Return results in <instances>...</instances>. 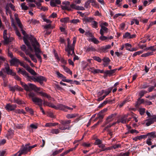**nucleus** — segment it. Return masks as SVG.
<instances>
[{
  "mask_svg": "<svg viewBox=\"0 0 156 156\" xmlns=\"http://www.w3.org/2000/svg\"><path fill=\"white\" fill-rule=\"evenodd\" d=\"M5 72L8 75H10L12 76H14L16 75V73L13 72L12 70L10 69V67L8 64H7L5 68L1 69V71H0V77H2L4 82H6L5 80L6 77V75L4 74L3 72Z\"/></svg>",
  "mask_w": 156,
  "mask_h": 156,
  "instance_id": "1",
  "label": "nucleus"
},
{
  "mask_svg": "<svg viewBox=\"0 0 156 156\" xmlns=\"http://www.w3.org/2000/svg\"><path fill=\"white\" fill-rule=\"evenodd\" d=\"M31 43L33 46L34 50L35 55L38 59L39 60L40 62L41 63L42 60L41 57L40 55V53L41 52V51L40 49V44L37 41H31Z\"/></svg>",
  "mask_w": 156,
  "mask_h": 156,
  "instance_id": "2",
  "label": "nucleus"
},
{
  "mask_svg": "<svg viewBox=\"0 0 156 156\" xmlns=\"http://www.w3.org/2000/svg\"><path fill=\"white\" fill-rule=\"evenodd\" d=\"M60 123L59 125L58 128L61 130H65L66 129L69 130L70 129L71 126L69 125L71 122V120H61L59 121Z\"/></svg>",
  "mask_w": 156,
  "mask_h": 156,
  "instance_id": "3",
  "label": "nucleus"
},
{
  "mask_svg": "<svg viewBox=\"0 0 156 156\" xmlns=\"http://www.w3.org/2000/svg\"><path fill=\"white\" fill-rule=\"evenodd\" d=\"M24 42L26 45L27 46L28 49H26V47L25 45H23L21 47L22 50L25 51L26 53V51L33 52V49L31 47V46H33L31 41H37V40H23Z\"/></svg>",
  "mask_w": 156,
  "mask_h": 156,
  "instance_id": "4",
  "label": "nucleus"
},
{
  "mask_svg": "<svg viewBox=\"0 0 156 156\" xmlns=\"http://www.w3.org/2000/svg\"><path fill=\"white\" fill-rule=\"evenodd\" d=\"M76 42V40H73V44H71V41L70 40H68V45L66 49V51L68 52V55H72L73 54L75 55L74 51V45Z\"/></svg>",
  "mask_w": 156,
  "mask_h": 156,
  "instance_id": "5",
  "label": "nucleus"
},
{
  "mask_svg": "<svg viewBox=\"0 0 156 156\" xmlns=\"http://www.w3.org/2000/svg\"><path fill=\"white\" fill-rule=\"evenodd\" d=\"M18 72L21 73V74L26 78L27 81L30 82L33 81L34 82H36V77L30 76L29 74L25 70H22L20 68H19Z\"/></svg>",
  "mask_w": 156,
  "mask_h": 156,
  "instance_id": "6",
  "label": "nucleus"
},
{
  "mask_svg": "<svg viewBox=\"0 0 156 156\" xmlns=\"http://www.w3.org/2000/svg\"><path fill=\"white\" fill-rule=\"evenodd\" d=\"M101 29L100 30V34H101L99 39H108L107 37L104 35V33H107L108 31V28L103 25H100Z\"/></svg>",
  "mask_w": 156,
  "mask_h": 156,
  "instance_id": "7",
  "label": "nucleus"
},
{
  "mask_svg": "<svg viewBox=\"0 0 156 156\" xmlns=\"http://www.w3.org/2000/svg\"><path fill=\"white\" fill-rule=\"evenodd\" d=\"M117 115V114L116 113H115L112 114L108 116L105 122L102 126V127H104L109 122L112 121L115 118Z\"/></svg>",
  "mask_w": 156,
  "mask_h": 156,
  "instance_id": "8",
  "label": "nucleus"
},
{
  "mask_svg": "<svg viewBox=\"0 0 156 156\" xmlns=\"http://www.w3.org/2000/svg\"><path fill=\"white\" fill-rule=\"evenodd\" d=\"M29 151V149L28 148V145L26 144L21 149L18 153H19V155L20 156L22 154H26Z\"/></svg>",
  "mask_w": 156,
  "mask_h": 156,
  "instance_id": "9",
  "label": "nucleus"
},
{
  "mask_svg": "<svg viewBox=\"0 0 156 156\" xmlns=\"http://www.w3.org/2000/svg\"><path fill=\"white\" fill-rule=\"evenodd\" d=\"M62 4L65 5H64L61 6L63 10L70 11L72 10V9H73L70 6V7L69 6L70 5V2L68 1L63 2Z\"/></svg>",
  "mask_w": 156,
  "mask_h": 156,
  "instance_id": "10",
  "label": "nucleus"
},
{
  "mask_svg": "<svg viewBox=\"0 0 156 156\" xmlns=\"http://www.w3.org/2000/svg\"><path fill=\"white\" fill-rule=\"evenodd\" d=\"M21 30L22 34L24 36L23 39H36L33 35L27 34L26 31L23 29H21Z\"/></svg>",
  "mask_w": 156,
  "mask_h": 156,
  "instance_id": "11",
  "label": "nucleus"
},
{
  "mask_svg": "<svg viewBox=\"0 0 156 156\" xmlns=\"http://www.w3.org/2000/svg\"><path fill=\"white\" fill-rule=\"evenodd\" d=\"M32 101L34 103L39 106H41L42 105L43 100L38 98L36 97L33 98H32Z\"/></svg>",
  "mask_w": 156,
  "mask_h": 156,
  "instance_id": "12",
  "label": "nucleus"
},
{
  "mask_svg": "<svg viewBox=\"0 0 156 156\" xmlns=\"http://www.w3.org/2000/svg\"><path fill=\"white\" fill-rule=\"evenodd\" d=\"M46 78L42 76H39L36 77V82H39L41 85H43V81H46Z\"/></svg>",
  "mask_w": 156,
  "mask_h": 156,
  "instance_id": "13",
  "label": "nucleus"
},
{
  "mask_svg": "<svg viewBox=\"0 0 156 156\" xmlns=\"http://www.w3.org/2000/svg\"><path fill=\"white\" fill-rule=\"evenodd\" d=\"M136 34H131V33L126 32L123 35V37L124 38H136Z\"/></svg>",
  "mask_w": 156,
  "mask_h": 156,
  "instance_id": "14",
  "label": "nucleus"
},
{
  "mask_svg": "<svg viewBox=\"0 0 156 156\" xmlns=\"http://www.w3.org/2000/svg\"><path fill=\"white\" fill-rule=\"evenodd\" d=\"M28 85L29 89V90L28 91H30V89L36 91H39L40 90V88L37 87V86L34 84L30 83H29L28 84Z\"/></svg>",
  "mask_w": 156,
  "mask_h": 156,
  "instance_id": "15",
  "label": "nucleus"
},
{
  "mask_svg": "<svg viewBox=\"0 0 156 156\" xmlns=\"http://www.w3.org/2000/svg\"><path fill=\"white\" fill-rule=\"evenodd\" d=\"M154 122V118L153 117L146 119L145 121V123L147 126H149L153 123Z\"/></svg>",
  "mask_w": 156,
  "mask_h": 156,
  "instance_id": "16",
  "label": "nucleus"
},
{
  "mask_svg": "<svg viewBox=\"0 0 156 156\" xmlns=\"http://www.w3.org/2000/svg\"><path fill=\"white\" fill-rule=\"evenodd\" d=\"M66 106L64 105L61 104H59L57 105V106H55V108L56 109H59L63 111L64 112H67V111L66 110Z\"/></svg>",
  "mask_w": 156,
  "mask_h": 156,
  "instance_id": "17",
  "label": "nucleus"
},
{
  "mask_svg": "<svg viewBox=\"0 0 156 156\" xmlns=\"http://www.w3.org/2000/svg\"><path fill=\"white\" fill-rule=\"evenodd\" d=\"M16 107V105H11L9 104H7L5 106L6 109L9 111L13 110Z\"/></svg>",
  "mask_w": 156,
  "mask_h": 156,
  "instance_id": "18",
  "label": "nucleus"
},
{
  "mask_svg": "<svg viewBox=\"0 0 156 156\" xmlns=\"http://www.w3.org/2000/svg\"><path fill=\"white\" fill-rule=\"evenodd\" d=\"M11 66L16 65L20 63L19 59L16 58H12L10 61Z\"/></svg>",
  "mask_w": 156,
  "mask_h": 156,
  "instance_id": "19",
  "label": "nucleus"
},
{
  "mask_svg": "<svg viewBox=\"0 0 156 156\" xmlns=\"http://www.w3.org/2000/svg\"><path fill=\"white\" fill-rule=\"evenodd\" d=\"M61 2L60 0H55L51 1L50 5L51 6L55 7L57 5H59L61 4Z\"/></svg>",
  "mask_w": 156,
  "mask_h": 156,
  "instance_id": "20",
  "label": "nucleus"
},
{
  "mask_svg": "<svg viewBox=\"0 0 156 156\" xmlns=\"http://www.w3.org/2000/svg\"><path fill=\"white\" fill-rule=\"evenodd\" d=\"M70 7L72 9H75L77 10H83L85 9L83 7L77 6L74 4L70 5Z\"/></svg>",
  "mask_w": 156,
  "mask_h": 156,
  "instance_id": "21",
  "label": "nucleus"
},
{
  "mask_svg": "<svg viewBox=\"0 0 156 156\" xmlns=\"http://www.w3.org/2000/svg\"><path fill=\"white\" fill-rule=\"evenodd\" d=\"M31 52L30 51H26V54L28 55L31 58V59L35 63H37V60L35 58L34 55L30 53Z\"/></svg>",
  "mask_w": 156,
  "mask_h": 156,
  "instance_id": "22",
  "label": "nucleus"
},
{
  "mask_svg": "<svg viewBox=\"0 0 156 156\" xmlns=\"http://www.w3.org/2000/svg\"><path fill=\"white\" fill-rule=\"evenodd\" d=\"M111 48L110 45H107L105 46L101 47L100 48V50L103 52H106L108 51V50Z\"/></svg>",
  "mask_w": 156,
  "mask_h": 156,
  "instance_id": "23",
  "label": "nucleus"
},
{
  "mask_svg": "<svg viewBox=\"0 0 156 156\" xmlns=\"http://www.w3.org/2000/svg\"><path fill=\"white\" fill-rule=\"evenodd\" d=\"M117 69H112L109 70H106L104 72V73L107 75H108L109 76L112 75V74L115 73Z\"/></svg>",
  "mask_w": 156,
  "mask_h": 156,
  "instance_id": "24",
  "label": "nucleus"
},
{
  "mask_svg": "<svg viewBox=\"0 0 156 156\" xmlns=\"http://www.w3.org/2000/svg\"><path fill=\"white\" fill-rule=\"evenodd\" d=\"M11 101L12 103H16L18 105H22L24 103L23 101L19 98L15 99V98H14V100H12Z\"/></svg>",
  "mask_w": 156,
  "mask_h": 156,
  "instance_id": "25",
  "label": "nucleus"
},
{
  "mask_svg": "<svg viewBox=\"0 0 156 156\" xmlns=\"http://www.w3.org/2000/svg\"><path fill=\"white\" fill-rule=\"evenodd\" d=\"M96 51V49L92 46L87 47L85 49V51L86 52L95 51Z\"/></svg>",
  "mask_w": 156,
  "mask_h": 156,
  "instance_id": "26",
  "label": "nucleus"
},
{
  "mask_svg": "<svg viewBox=\"0 0 156 156\" xmlns=\"http://www.w3.org/2000/svg\"><path fill=\"white\" fill-rule=\"evenodd\" d=\"M79 115L78 114H67L66 117L68 119H72L75 118L76 117L78 116Z\"/></svg>",
  "mask_w": 156,
  "mask_h": 156,
  "instance_id": "27",
  "label": "nucleus"
},
{
  "mask_svg": "<svg viewBox=\"0 0 156 156\" xmlns=\"http://www.w3.org/2000/svg\"><path fill=\"white\" fill-rule=\"evenodd\" d=\"M43 105L44 106L46 105L54 108H55V105L53 103L47 101H44L43 102Z\"/></svg>",
  "mask_w": 156,
  "mask_h": 156,
  "instance_id": "28",
  "label": "nucleus"
},
{
  "mask_svg": "<svg viewBox=\"0 0 156 156\" xmlns=\"http://www.w3.org/2000/svg\"><path fill=\"white\" fill-rule=\"evenodd\" d=\"M61 66L63 68L64 71L67 73H69V74L72 75V71L68 67L64 65H62Z\"/></svg>",
  "mask_w": 156,
  "mask_h": 156,
  "instance_id": "29",
  "label": "nucleus"
},
{
  "mask_svg": "<svg viewBox=\"0 0 156 156\" xmlns=\"http://www.w3.org/2000/svg\"><path fill=\"white\" fill-rule=\"evenodd\" d=\"M85 35L87 37H90L89 39H96L94 37L92 33L89 31L85 32Z\"/></svg>",
  "mask_w": 156,
  "mask_h": 156,
  "instance_id": "30",
  "label": "nucleus"
},
{
  "mask_svg": "<svg viewBox=\"0 0 156 156\" xmlns=\"http://www.w3.org/2000/svg\"><path fill=\"white\" fill-rule=\"evenodd\" d=\"M146 135L147 137L149 136L152 138L156 137L155 132H152L151 133H148Z\"/></svg>",
  "mask_w": 156,
  "mask_h": 156,
  "instance_id": "31",
  "label": "nucleus"
},
{
  "mask_svg": "<svg viewBox=\"0 0 156 156\" xmlns=\"http://www.w3.org/2000/svg\"><path fill=\"white\" fill-rule=\"evenodd\" d=\"M60 130L59 129H51V133L53 134H57L61 132Z\"/></svg>",
  "mask_w": 156,
  "mask_h": 156,
  "instance_id": "32",
  "label": "nucleus"
},
{
  "mask_svg": "<svg viewBox=\"0 0 156 156\" xmlns=\"http://www.w3.org/2000/svg\"><path fill=\"white\" fill-rule=\"evenodd\" d=\"M20 83L23 87L25 90L26 91H28L29 90V87L28 85L26 84L25 83L22 82H20Z\"/></svg>",
  "mask_w": 156,
  "mask_h": 156,
  "instance_id": "33",
  "label": "nucleus"
},
{
  "mask_svg": "<svg viewBox=\"0 0 156 156\" xmlns=\"http://www.w3.org/2000/svg\"><path fill=\"white\" fill-rule=\"evenodd\" d=\"M153 55V51L149 52L146 53H144L141 55V57H146Z\"/></svg>",
  "mask_w": 156,
  "mask_h": 156,
  "instance_id": "34",
  "label": "nucleus"
},
{
  "mask_svg": "<svg viewBox=\"0 0 156 156\" xmlns=\"http://www.w3.org/2000/svg\"><path fill=\"white\" fill-rule=\"evenodd\" d=\"M69 18L68 17H65L61 18L60 20V21L62 23H68L69 21Z\"/></svg>",
  "mask_w": 156,
  "mask_h": 156,
  "instance_id": "35",
  "label": "nucleus"
},
{
  "mask_svg": "<svg viewBox=\"0 0 156 156\" xmlns=\"http://www.w3.org/2000/svg\"><path fill=\"white\" fill-rule=\"evenodd\" d=\"M9 4H8V3H7L5 8V10H6V14L7 15V13H9V14H10L11 13V11L10 10V9H9Z\"/></svg>",
  "mask_w": 156,
  "mask_h": 156,
  "instance_id": "36",
  "label": "nucleus"
},
{
  "mask_svg": "<svg viewBox=\"0 0 156 156\" xmlns=\"http://www.w3.org/2000/svg\"><path fill=\"white\" fill-rule=\"evenodd\" d=\"M147 91L145 90H142L140 91L139 93V95L140 97V98H141L144 96L145 94L147 93Z\"/></svg>",
  "mask_w": 156,
  "mask_h": 156,
  "instance_id": "37",
  "label": "nucleus"
},
{
  "mask_svg": "<svg viewBox=\"0 0 156 156\" xmlns=\"http://www.w3.org/2000/svg\"><path fill=\"white\" fill-rule=\"evenodd\" d=\"M94 19L93 18L91 17H87L85 18L83 20V21H85L86 22H93Z\"/></svg>",
  "mask_w": 156,
  "mask_h": 156,
  "instance_id": "38",
  "label": "nucleus"
},
{
  "mask_svg": "<svg viewBox=\"0 0 156 156\" xmlns=\"http://www.w3.org/2000/svg\"><path fill=\"white\" fill-rule=\"evenodd\" d=\"M116 122H113V123H112V124H109V125H107L105 127V128L104 129V131H105V130H107H107H108V128H109L111 127V126H112L115 125L116 124Z\"/></svg>",
  "mask_w": 156,
  "mask_h": 156,
  "instance_id": "39",
  "label": "nucleus"
},
{
  "mask_svg": "<svg viewBox=\"0 0 156 156\" xmlns=\"http://www.w3.org/2000/svg\"><path fill=\"white\" fill-rule=\"evenodd\" d=\"M25 110L28 112H29L31 115L34 114V111L33 109L31 108H30L28 107L25 108Z\"/></svg>",
  "mask_w": 156,
  "mask_h": 156,
  "instance_id": "40",
  "label": "nucleus"
},
{
  "mask_svg": "<svg viewBox=\"0 0 156 156\" xmlns=\"http://www.w3.org/2000/svg\"><path fill=\"white\" fill-rule=\"evenodd\" d=\"M23 58H24L25 60L29 62L30 66H31L32 67H33L34 66L33 64L31 62V61L30 60L29 58H27L26 56H24L23 57Z\"/></svg>",
  "mask_w": 156,
  "mask_h": 156,
  "instance_id": "41",
  "label": "nucleus"
},
{
  "mask_svg": "<svg viewBox=\"0 0 156 156\" xmlns=\"http://www.w3.org/2000/svg\"><path fill=\"white\" fill-rule=\"evenodd\" d=\"M102 141L99 139H97L95 140L94 144L95 145H98V146L102 144Z\"/></svg>",
  "mask_w": 156,
  "mask_h": 156,
  "instance_id": "42",
  "label": "nucleus"
},
{
  "mask_svg": "<svg viewBox=\"0 0 156 156\" xmlns=\"http://www.w3.org/2000/svg\"><path fill=\"white\" fill-rule=\"evenodd\" d=\"M80 21L79 19H73L70 21V22L74 24H77L78 23H80Z\"/></svg>",
  "mask_w": 156,
  "mask_h": 156,
  "instance_id": "43",
  "label": "nucleus"
},
{
  "mask_svg": "<svg viewBox=\"0 0 156 156\" xmlns=\"http://www.w3.org/2000/svg\"><path fill=\"white\" fill-rule=\"evenodd\" d=\"M15 127L18 129H22L24 128V125L23 124H17L15 125Z\"/></svg>",
  "mask_w": 156,
  "mask_h": 156,
  "instance_id": "44",
  "label": "nucleus"
},
{
  "mask_svg": "<svg viewBox=\"0 0 156 156\" xmlns=\"http://www.w3.org/2000/svg\"><path fill=\"white\" fill-rule=\"evenodd\" d=\"M141 98H138V101L137 102L136 105L137 106H139L141 104L144 102V100L143 99H140Z\"/></svg>",
  "mask_w": 156,
  "mask_h": 156,
  "instance_id": "45",
  "label": "nucleus"
},
{
  "mask_svg": "<svg viewBox=\"0 0 156 156\" xmlns=\"http://www.w3.org/2000/svg\"><path fill=\"white\" fill-rule=\"evenodd\" d=\"M25 4L26 3L25 2H23L22 3L21 5V6L22 9L26 10L28 9V7L25 5Z\"/></svg>",
  "mask_w": 156,
  "mask_h": 156,
  "instance_id": "46",
  "label": "nucleus"
},
{
  "mask_svg": "<svg viewBox=\"0 0 156 156\" xmlns=\"http://www.w3.org/2000/svg\"><path fill=\"white\" fill-rule=\"evenodd\" d=\"M143 52V51H136L135 52L133 55V57H134L136 56L137 55H140V54L142 53Z\"/></svg>",
  "mask_w": 156,
  "mask_h": 156,
  "instance_id": "47",
  "label": "nucleus"
},
{
  "mask_svg": "<svg viewBox=\"0 0 156 156\" xmlns=\"http://www.w3.org/2000/svg\"><path fill=\"white\" fill-rule=\"evenodd\" d=\"M27 71L33 75H36L37 74L35 72L34 70H33L31 68Z\"/></svg>",
  "mask_w": 156,
  "mask_h": 156,
  "instance_id": "48",
  "label": "nucleus"
},
{
  "mask_svg": "<svg viewBox=\"0 0 156 156\" xmlns=\"http://www.w3.org/2000/svg\"><path fill=\"white\" fill-rule=\"evenodd\" d=\"M92 58L94 60L99 62H101L102 61V59L99 57L94 56Z\"/></svg>",
  "mask_w": 156,
  "mask_h": 156,
  "instance_id": "49",
  "label": "nucleus"
},
{
  "mask_svg": "<svg viewBox=\"0 0 156 156\" xmlns=\"http://www.w3.org/2000/svg\"><path fill=\"white\" fill-rule=\"evenodd\" d=\"M126 121V119L122 117L119 119V122H121L123 124H126L127 123Z\"/></svg>",
  "mask_w": 156,
  "mask_h": 156,
  "instance_id": "50",
  "label": "nucleus"
},
{
  "mask_svg": "<svg viewBox=\"0 0 156 156\" xmlns=\"http://www.w3.org/2000/svg\"><path fill=\"white\" fill-rule=\"evenodd\" d=\"M125 47L127 50L130 51V48L131 47V44L129 43H126L125 44Z\"/></svg>",
  "mask_w": 156,
  "mask_h": 156,
  "instance_id": "51",
  "label": "nucleus"
},
{
  "mask_svg": "<svg viewBox=\"0 0 156 156\" xmlns=\"http://www.w3.org/2000/svg\"><path fill=\"white\" fill-rule=\"evenodd\" d=\"M112 88L110 87L108 88L107 90H105V93L106 94V95H108L112 90Z\"/></svg>",
  "mask_w": 156,
  "mask_h": 156,
  "instance_id": "52",
  "label": "nucleus"
},
{
  "mask_svg": "<svg viewBox=\"0 0 156 156\" xmlns=\"http://www.w3.org/2000/svg\"><path fill=\"white\" fill-rule=\"evenodd\" d=\"M102 60L105 63H109L110 61V59L108 58L105 57L102 59Z\"/></svg>",
  "mask_w": 156,
  "mask_h": 156,
  "instance_id": "53",
  "label": "nucleus"
},
{
  "mask_svg": "<svg viewBox=\"0 0 156 156\" xmlns=\"http://www.w3.org/2000/svg\"><path fill=\"white\" fill-rule=\"evenodd\" d=\"M145 109L144 108H140L139 109L140 113L141 115L144 114L145 112Z\"/></svg>",
  "mask_w": 156,
  "mask_h": 156,
  "instance_id": "54",
  "label": "nucleus"
},
{
  "mask_svg": "<svg viewBox=\"0 0 156 156\" xmlns=\"http://www.w3.org/2000/svg\"><path fill=\"white\" fill-rule=\"evenodd\" d=\"M8 4L9 7L11 8L12 10L14 11H16V10L15 9V6H14V5L11 3H8Z\"/></svg>",
  "mask_w": 156,
  "mask_h": 156,
  "instance_id": "55",
  "label": "nucleus"
},
{
  "mask_svg": "<svg viewBox=\"0 0 156 156\" xmlns=\"http://www.w3.org/2000/svg\"><path fill=\"white\" fill-rule=\"evenodd\" d=\"M121 145L120 144H115L113 145L112 146V147L114 149H116L117 148L121 147Z\"/></svg>",
  "mask_w": 156,
  "mask_h": 156,
  "instance_id": "56",
  "label": "nucleus"
},
{
  "mask_svg": "<svg viewBox=\"0 0 156 156\" xmlns=\"http://www.w3.org/2000/svg\"><path fill=\"white\" fill-rule=\"evenodd\" d=\"M29 95L30 97L32 98V99L36 97L35 94L33 92H30L29 94Z\"/></svg>",
  "mask_w": 156,
  "mask_h": 156,
  "instance_id": "57",
  "label": "nucleus"
},
{
  "mask_svg": "<svg viewBox=\"0 0 156 156\" xmlns=\"http://www.w3.org/2000/svg\"><path fill=\"white\" fill-rule=\"evenodd\" d=\"M89 40L90 42H92L96 44H97L100 42L98 40Z\"/></svg>",
  "mask_w": 156,
  "mask_h": 156,
  "instance_id": "58",
  "label": "nucleus"
},
{
  "mask_svg": "<svg viewBox=\"0 0 156 156\" xmlns=\"http://www.w3.org/2000/svg\"><path fill=\"white\" fill-rule=\"evenodd\" d=\"M92 23L93 27L95 28H97L98 27V23L95 21H93Z\"/></svg>",
  "mask_w": 156,
  "mask_h": 156,
  "instance_id": "59",
  "label": "nucleus"
},
{
  "mask_svg": "<svg viewBox=\"0 0 156 156\" xmlns=\"http://www.w3.org/2000/svg\"><path fill=\"white\" fill-rule=\"evenodd\" d=\"M146 49L147 50H151L153 52V51H154L156 50V48H154V46H151L147 48Z\"/></svg>",
  "mask_w": 156,
  "mask_h": 156,
  "instance_id": "60",
  "label": "nucleus"
},
{
  "mask_svg": "<svg viewBox=\"0 0 156 156\" xmlns=\"http://www.w3.org/2000/svg\"><path fill=\"white\" fill-rule=\"evenodd\" d=\"M90 2L88 0L87 2H86L84 5V7L86 8H88L90 5Z\"/></svg>",
  "mask_w": 156,
  "mask_h": 156,
  "instance_id": "61",
  "label": "nucleus"
},
{
  "mask_svg": "<svg viewBox=\"0 0 156 156\" xmlns=\"http://www.w3.org/2000/svg\"><path fill=\"white\" fill-rule=\"evenodd\" d=\"M139 136V140H140L142 139H145L147 137V135H141Z\"/></svg>",
  "mask_w": 156,
  "mask_h": 156,
  "instance_id": "62",
  "label": "nucleus"
},
{
  "mask_svg": "<svg viewBox=\"0 0 156 156\" xmlns=\"http://www.w3.org/2000/svg\"><path fill=\"white\" fill-rule=\"evenodd\" d=\"M17 112L19 113H23V114H25L26 113L25 112V111L22 109H17L16 110Z\"/></svg>",
  "mask_w": 156,
  "mask_h": 156,
  "instance_id": "63",
  "label": "nucleus"
},
{
  "mask_svg": "<svg viewBox=\"0 0 156 156\" xmlns=\"http://www.w3.org/2000/svg\"><path fill=\"white\" fill-rule=\"evenodd\" d=\"M98 118H100L102 119L104 117V115L101 111L98 114Z\"/></svg>",
  "mask_w": 156,
  "mask_h": 156,
  "instance_id": "64",
  "label": "nucleus"
}]
</instances>
